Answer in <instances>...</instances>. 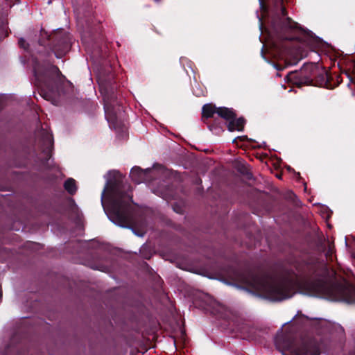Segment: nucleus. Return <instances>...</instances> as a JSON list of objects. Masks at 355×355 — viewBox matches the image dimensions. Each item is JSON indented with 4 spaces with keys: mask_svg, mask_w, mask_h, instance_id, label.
Wrapping results in <instances>:
<instances>
[{
    "mask_svg": "<svg viewBox=\"0 0 355 355\" xmlns=\"http://www.w3.org/2000/svg\"><path fill=\"white\" fill-rule=\"evenodd\" d=\"M267 1L268 6L264 0H259L260 8L263 14L266 15L268 14L270 7V28L268 35L271 51L279 60L278 62H274L273 66L277 71H280L296 64L299 61L296 58L289 60V57L293 56L297 50L294 42L304 43L311 48H318L322 40L288 16L284 0Z\"/></svg>",
    "mask_w": 355,
    "mask_h": 355,
    "instance_id": "obj_1",
    "label": "nucleus"
},
{
    "mask_svg": "<svg viewBox=\"0 0 355 355\" xmlns=\"http://www.w3.org/2000/svg\"><path fill=\"white\" fill-rule=\"evenodd\" d=\"M297 270L302 277L296 282L300 293L355 304V286L327 280L326 277L329 274V268L323 260L310 258L300 263Z\"/></svg>",
    "mask_w": 355,
    "mask_h": 355,
    "instance_id": "obj_2",
    "label": "nucleus"
},
{
    "mask_svg": "<svg viewBox=\"0 0 355 355\" xmlns=\"http://www.w3.org/2000/svg\"><path fill=\"white\" fill-rule=\"evenodd\" d=\"M331 327V324L325 320L297 315L293 324L278 331L275 345L283 355H320L322 338L313 336L306 329L310 328L321 334L329 332Z\"/></svg>",
    "mask_w": 355,
    "mask_h": 355,
    "instance_id": "obj_3",
    "label": "nucleus"
},
{
    "mask_svg": "<svg viewBox=\"0 0 355 355\" xmlns=\"http://www.w3.org/2000/svg\"><path fill=\"white\" fill-rule=\"evenodd\" d=\"M105 190L109 199L110 219L121 227L133 230L135 209L132 206L133 200L130 187L121 180L113 179L107 182Z\"/></svg>",
    "mask_w": 355,
    "mask_h": 355,
    "instance_id": "obj_4",
    "label": "nucleus"
},
{
    "mask_svg": "<svg viewBox=\"0 0 355 355\" xmlns=\"http://www.w3.org/2000/svg\"><path fill=\"white\" fill-rule=\"evenodd\" d=\"M33 83L39 89L40 96L53 105H58L64 94L65 77L59 68L47 61L33 60Z\"/></svg>",
    "mask_w": 355,
    "mask_h": 355,
    "instance_id": "obj_5",
    "label": "nucleus"
},
{
    "mask_svg": "<svg viewBox=\"0 0 355 355\" xmlns=\"http://www.w3.org/2000/svg\"><path fill=\"white\" fill-rule=\"evenodd\" d=\"M243 282L260 295L272 302L289 299L295 294L294 282L288 277L272 278L250 270L243 277Z\"/></svg>",
    "mask_w": 355,
    "mask_h": 355,
    "instance_id": "obj_6",
    "label": "nucleus"
},
{
    "mask_svg": "<svg viewBox=\"0 0 355 355\" xmlns=\"http://www.w3.org/2000/svg\"><path fill=\"white\" fill-rule=\"evenodd\" d=\"M99 91L103 96L105 118L111 128L120 130L122 122L118 119L115 105H119L118 101V85L115 80V73L111 67L101 69L98 75Z\"/></svg>",
    "mask_w": 355,
    "mask_h": 355,
    "instance_id": "obj_7",
    "label": "nucleus"
},
{
    "mask_svg": "<svg viewBox=\"0 0 355 355\" xmlns=\"http://www.w3.org/2000/svg\"><path fill=\"white\" fill-rule=\"evenodd\" d=\"M41 46H49L58 58L64 57L70 50L72 44V37L69 33L63 28H58L49 34L46 31L42 30L39 38Z\"/></svg>",
    "mask_w": 355,
    "mask_h": 355,
    "instance_id": "obj_8",
    "label": "nucleus"
},
{
    "mask_svg": "<svg viewBox=\"0 0 355 355\" xmlns=\"http://www.w3.org/2000/svg\"><path fill=\"white\" fill-rule=\"evenodd\" d=\"M318 77L322 83H327L330 75L326 71L319 72L318 68L312 63L304 64L300 71H291L285 77L287 83L297 87L304 85H311L314 78Z\"/></svg>",
    "mask_w": 355,
    "mask_h": 355,
    "instance_id": "obj_9",
    "label": "nucleus"
},
{
    "mask_svg": "<svg viewBox=\"0 0 355 355\" xmlns=\"http://www.w3.org/2000/svg\"><path fill=\"white\" fill-rule=\"evenodd\" d=\"M218 108L212 103L205 104L202 107V121L207 123L209 130L216 135L223 131V127L214 116L218 113Z\"/></svg>",
    "mask_w": 355,
    "mask_h": 355,
    "instance_id": "obj_10",
    "label": "nucleus"
},
{
    "mask_svg": "<svg viewBox=\"0 0 355 355\" xmlns=\"http://www.w3.org/2000/svg\"><path fill=\"white\" fill-rule=\"evenodd\" d=\"M152 169L150 168L143 170L139 166H135L131 169L130 176L133 182L139 184L143 182L151 181L153 180L150 175Z\"/></svg>",
    "mask_w": 355,
    "mask_h": 355,
    "instance_id": "obj_11",
    "label": "nucleus"
},
{
    "mask_svg": "<svg viewBox=\"0 0 355 355\" xmlns=\"http://www.w3.org/2000/svg\"><path fill=\"white\" fill-rule=\"evenodd\" d=\"M238 330L241 332L243 339L254 340L256 338V329L249 324H242L239 327Z\"/></svg>",
    "mask_w": 355,
    "mask_h": 355,
    "instance_id": "obj_12",
    "label": "nucleus"
},
{
    "mask_svg": "<svg viewBox=\"0 0 355 355\" xmlns=\"http://www.w3.org/2000/svg\"><path fill=\"white\" fill-rule=\"evenodd\" d=\"M217 115L218 117L227 121V123L237 116L234 109L226 107H218Z\"/></svg>",
    "mask_w": 355,
    "mask_h": 355,
    "instance_id": "obj_13",
    "label": "nucleus"
},
{
    "mask_svg": "<svg viewBox=\"0 0 355 355\" xmlns=\"http://www.w3.org/2000/svg\"><path fill=\"white\" fill-rule=\"evenodd\" d=\"M245 124V119L243 117H239L232 119L227 124V130L230 132H233L234 130L237 131H243L244 129V126Z\"/></svg>",
    "mask_w": 355,
    "mask_h": 355,
    "instance_id": "obj_14",
    "label": "nucleus"
},
{
    "mask_svg": "<svg viewBox=\"0 0 355 355\" xmlns=\"http://www.w3.org/2000/svg\"><path fill=\"white\" fill-rule=\"evenodd\" d=\"M64 188L67 191V192L71 196H73L76 194L78 187L76 185V182L74 179L69 178L65 180L64 182Z\"/></svg>",
    "mask_w": 355,
    "mask_h": 355,
    "instance_id": "obj_15",
    "label": "nucleus"
},
{
    "mask_svg": "<svg viewBox=\"0 0 355 355\" xmlns=\"http://www.w3.org/2000/svg\"><path fill=\"white\" fill-rule=\"evenodd\" d=\"M335 253V246L334 243H328V249L326 250L325 257L329 261H334V254Z\"/></svg>",
    "mask_w": 355,
    "mask_h": 355,
    "instance_id": "obj_16",
    "label": "nucleus"
},
{
    "mask_svg": "<svg viewBox=\"0 0 355 355\" xmlns=\"http://www.w3.org/2000/svg\"><path fill=\"white\" fill-rule=\"evenodd\" d=\"M76 10L80 15H83V17H88L91 13V7L89 5H87L86 8L79 7L76 8Z\"/></svg>",
    "mask_w": 355,
    "mask_h": 355,
    "instance_id": "obj_17",
    "label": "nucleus"
},
{
    "mask_svg": "<svg viewBox=\"0 0 355 355\" xmlns=\"http://www.w3.org/2000/svg\"><path fill=\"white\" fill-rule=\"evenodd\" d=\"M18 44L20 48L24 49V50H28L29 44L24 38H20L19 40Z\"/></svg>",
    "mask_w": 355,
    "mask_h": 355,
    "instance_id": "obj_18",
    "label": "nucleus"
},
{
    "mask_svg": "<svg viewBox=\"0 0 355 355\" xmlns=\"http://www.w3.org/2000/svg\"><path fill=\"white\" fill-rule=\"evenodd\" d=\"M94 268L98 270L105 271L107 269V267L105 266L104 265H98Z\"/></svg>",
    "mask_w": 355,
    "mask_h": 355,
    "instance_id": "obj_19",
    "label": "nucleus"
},
{
    "mask_svg": "<svg viewBox=\"0 0 355 355\" xmlns=\"http://www.w3.org/2000/svg\"><path fill=\"white\" fill-rule=\"evenodd\" d=\"M44 139H45L49 144H51V136L48 135H46L44 137Z\"/></svg>",
    "mask_w": 355,
    "mask_h": 355,
    "instance_id": "obj_20",
    "label": "nucleus"
},
{
    "mask_svg": "<svg viewBox=\"0 0 355 355\" xmlns=\"http://www.w3.org/2000/svg\"><path fill=\"white\" fill-rule=\"evenodd\" d=\"M322 249V251H325L326 250V246H325V244L322 242V241H320L319 243V245H318Z\"/></svg>",
    "mask_w": 355,
    "mask_h": 355,
    "instance_id": "obj_21",
    "label": "nucleus"
},
{
    "mask_svg": "<svg viewBox=\"0 0 355 355\" xmlns=\"http://www.w3.org/2000/svg\"><path fill=\"white\" fill-rule=\"evenodd\" d=\"M288 198H296V196L295 193H293V192L290 191L288 193Z\"/></svg>",
    "mask_w": 355,
    "mask_h": 355,
    "instance_id": "obj_22",
    "label": "nucleus"
},
{
    "mask_svg": "<svg viewBox=\"0 0 355 355\" xmlns=\"http://www.w3.org/2000/svg\"><path fill=\"white\" fill-rule=\"evenodd\" d=\"M2 296H3V291H2V289H1V286H0V299L2 298Z\"/></svg>",
    "mask_w": 355,
    "mask_h": 355,
    "instance_id": "obj_23",
    "label": "nucleus"
},
{
    "mask_svg": "<svg viewBox=\"0 0 355 355\" xmlns=\"http://www.w3.org/2000/svg\"><path fill=\"white\" fill-rule=\"evenodd\" d=\"M259 22H260V28L262 29L263 23H262V19L261 18L259 19Z\"/></svg>",
    "mask_w": 355,
    "mask_h": 355,
    "instance_id": "obj_24",
    "label": "nucleus"
},
{
    "mask_svg": "<svg viewBox=\"0 0 355 355\" xmlns=\"http://www.w3.org/2000/svg\"><path fill=\"white\" fill-rule=\"evenodd\" d=\"M2 108H3L2 103L0 101V111L2 110Z\"/></svg>",
    "mask_w": 355,
    "mask_h": 355,
    "instance_id": "obj_25",
    "label": "nucleus"
},
{
    "mask_svg": "<svg viewBox=\"0 0 355 355\" xmlns=\"http://www.w3.org/2000/svg\"><path fill=\"white\" fill-rule=\"evenodd\" d=\"M144 258L146 259H150V257L149 256H145Z\"/></svg>",
    "mask_w": 355,
    "mask_h": 355,
    "instance_id": "obj_26",
    "label": "nucleus"
},
{
    "mask_svg": "<svg viewBox=\"0 0 355 355\" xmlns=\"http://www.w3.org/2000/svg\"><path fill=\"white\" fill-rule=\"evenodd\" d=\"M277 76H281L280 73L279 72L277 73Z\"/></svg>",
    "mask_w": 355,
    "mask_h": 355,
    "instance_id": "obj_27",
    "label": "nucleus"
},
{
    "mask_svg": "<svg viewBox=\"0 0 355 355\" xmlns=\"http://www.w3.org/2000/svg\"><path fill=\"white\" fill-rule=\"evenodd\" d=\"M133 232H135L137 236H140V235H141V234H139L136 233L134 230H133Z\"/></svg>",
    "mask_w": 355,
    "mask_h": 355,
    "instance_id": "obj_28",
    "label": "nucleus"
},
{
    "mask_svg": "<svg viewBox=\"0 0 355 355\" xmlns=\"http://www.w3.org/2000/svg\"><path fill=\"white\" fill-rule=\"evenodd\" d=\"M241 172H242L243 173H245V174H247V173H245V171H241Z\"/></svg>",
    "mask_w": 355,
    "mask_h": 355,
    "instance_id": "obj_29",
    "label": "nucleus"
}]
</instances>
